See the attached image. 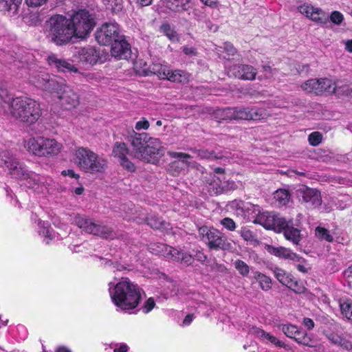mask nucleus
<instances>
[{"instance_id":"79ce46f5","label":"nucleus","mask_w":352,"mask_h":352,"mask_svg":"<svg viewBox=\"0 0 352 352\" xmlns=\"http://www.w3.org/2000/svg\"><path fill=\"white\" fill-rule=\"evenodd\" d=\"M168 155L172 158H177L179 159L178 162H175L174 164L177 166L181 165H187L188 166V160L190 158V156L188 154L180 153V152H173L168 151Z\"/></svg>"},{"instance_id":"4be33fe9","label":"nucleus","mask_w":352,"mask_h":352,"mask_svg":"<svg viewBox=\"0 0 352 352\" xmlns=\"http://www.w3.org/2000/svg\"><path fill=\"white\" fill-rule=\"evenodd\" d=\"M270 114L263 108H235L234 120H260L267 118Z\"/></svg>"},{"instance_id":"de8ad7c7","label":"nucleus","mask_w":352,"mask_h":352,"mask_svg":"<svg viewBox=\"0 0 352 352\" xmlns=\"http://www.w3.org/2000/svg\"><path fill=\"white\" fill-rule=\"evenodd\" d=\"M146 221L148 225L155 229H164L166 228L165 226L166 223L161 221L160 219L157 217H148Z\"/></svg>"},{"instance_id":"58836bf2","label":"nucleus","mask_w":352,"mask_h":352,"mask_svg":"<svg viewBox=\"0 0 352 352\" xmlns=\"http://www.w3.org/2000/svg\"><path fill=\"white\" fill-rule=\"evenodd\" d=\"M151 72L156 74L160 78L164 79L167 78V73L169 67L166 65L162 64L161 62L153 63L150 67Z\"/></svg>"},{"instance_id":"e433bc0d","label":"nucleus","mask_w":352,"mask_h":352,"mask_svg":"<svg viewBox=\"0 0 352 352\" xmlns=\"http://www.w3.org/2000/svg\"><path fill=\"white\" fill-rule=\"evenodd\" d=\"M319 79H310L303 82L300 87L302 91L309 94H320Z\"/></svg>"},{"instance_id":"4c0bfd02","label":"nucleus","mask_w":352,"mask_h":352,"mask_svg":"<svg viewBox=\"0 0 352 352\" xmlns=\"http://www.w3.org/2000/svg\"><path fill=\"white\" fill-rule=\"evenodd\" d=\"M339 306L342 314L352 321V300L349 298H342L339 300Z\"/></svg>"},{"instance_id":"6e6d98bb","label":"nucleus","mask_w":352,"mask_h":352,"mask_svg":"<svg viewBox=\"0 0 352 352\" xmlns=\"http://www.w3.org/2000/svg\"><path fill=\"white\" fill-rule=\"evenodd\" d=\"M241 237L247 241H253L255 240L253 232L247 228H243L240 232Z\"/></svg>"},{"instance_id":"473e14b6","label":"nucleus","mask_w":352,"mask_h":352,"mask_svg":"<svg viewBox=\"0 0 352 352\" xmlns=\"http://www.w3.org/2000/svg\"><path fill=\"white\" fill-rule=\"evenodd\" d=\"M166 74L167 78H164V79H167L174 82L186 83L190 78V74L182 70L172 71L169 69V71Z\"/></svg>"},{"instance_id":"dca6fc26","label":"nucleus","mask_w":352,"mask_h":352,"mask_svg":"<svg viewBox=\"0 0 352 352\" xmlns=\"http://www.w3.org/2000/svg\"><path fill=\"white\" fill-rule=\"evenodd\" d=\"M296 195L300 201L305 203L307 207L318 208L322 204L320 192L305 185H300L296 190Z\"/></svg>"},{"instance_id":"69168bd1","label":"nucleus","mask_w":352,"mask_h":352,"mask_svg":"<svg viewBox=\"0 0 352 352\" xmlns=\"http://www.w3.org/2000/svg\"><path fill=\"white\" fill-rule=\"evenodd\" d=\"M344 278L348 283L352 287V265L344 271Z\"/></svg>"},{"instance_id":"c03bdc74","label":"nucleus","mask_w":352,"mask_h":352,"mask_svg":"<svg viewBox=\"0 0 352 352\" xmlns=\"http://www.w3.org/2000/svg\"><path fill=\"white\" fill-rule=\"evenodd\" d=\"M234 267L243 276H247L250 273V267L243 261L238 259L234 263Z\"/></svg>"},{"instance_id":"bb28decb","label":"nucleus","mask_w":352,"mask_h":352,"mask_svg":"<svg viewBox=\"0 0 352 352\" xmlns=\"http://www.w3.org/2000/svg\"><path fill=\"white\" fill-rule=\"evenodd\" d=\"M38 233L43 238V241L46 244H50L52 241H56L65 237L68 232L65 231L64 233H55L50 228L48 222L38 220Z\"/></svg>"},{"instance_id":"4d7b16f0","label":"nucleus","mask_w":352,"mask_h":352,"mask_svg":"<svg viewBox=\"0 0 352 352\" xmlns=\"http://www.w3.org/2000/svg\"><path fill=\"white\" fill-rule=\"evenodd\" d=\"M198 156L201 159H216L219 157L216 156L213 152H210L207 150H199L198 151Z\"/></svg>"},{"instance_id":"0e129e2a","label":"nucleus","mask_w":352,"mask_h":352,"mask_svg":"<svg viewBox=\"0 0 352 352\" xmlns=\"http://www.w3.org/2000/svg\"><path fill=\"white\" fill-rule=\"evenodd\" d=\"M342 349L346 350H351L352 349V342L346 338L342 337V341L340 345Z\"/></svg>"},{"instance_id":"49530a36","label":"nucleus","mask_w":352,"mask_h":352,"mask_svg":"<svg viewBox=\"0 0 352 352\" xmlns=\"http://www.w3.org/2000/svg\"><path fill=\"white\" fill-rule=\"evenodd\" d=\"M104 5L113 12H118L122 9V0H100Z\"/></svg>"},{"instance_id":"7ed1b4c3","label":"nucleus","mask_w":352,"mask_h":352,"mask_svg":"<svg viewBox=\"0 0 352 352\" xmlns=\"http://www.w3.org/2000/svg\"><path fill=\"white\" fill-rule=\"evenodd\" d=\"M131 143L133 156L151 164L157 162V155L163 148L160 139L151 137L146 133H134Z\"/></svg>"},{"instance_id":"a878e982","label":"nucleus","mask_w":352,"mask_h":352,"mask_svg":"<svg viewBox=\"0 0 352 352\" xmlns=\"http://www.w3.org/2000/svg\"><path fill=\"white\" fill-rule=\"evenodd\" d=\"M248 333L254 336L261 342L266 344H272V345L279 348H285L286 346L285 344L283 341L280 340L277 337L257 327H250L248 330Z\"/></svg>"},{"instance_id":"5fc2aeb1","label":"nucleus","mask_w":352,"mask_h":352,"mask_svg":"<svg viewBox=\"0 0 352 352\" xmlns=\"http://www.w3.org/2000/svg\"><path fill=\"white\" fill-rule=\"evenodd\" d=\"M155 306V302L153 298H148L143 304L140 310L144 314H148L151 311Z\"/></svg>"},{"instance_id":"c756f323","label":"nucleus","mask_w":352,"mask_h":352,"mask_svg":"<svg viewBox=\"0 0 352 352\" xmlns=\"http://www.w3.org/2000/svg\"><path fill=\"white\" fill-rule=\"evenodd\" d=\"M48 64L63 72H77V68L65 59L58 58L56 54H51L47 57Z\"/></svg>"},{"instance_id":"09e8293b","label":"nucleus","mask_w":352,"mask_h":352,"mask_svg":"<svg viewBox=\"0 0 352 352\" xmlns=\"http://www.w3.org/2000/svg\"><path fill=\"white\" fill-rule=\"evenodd\" d=\"M352 93V87L349 85H340L338 82L336 94L338 96H349Z\"/></svg>"},{"instance_id":"7c9ffc66","label":"nucleus","mask_w":352,"mask_h":352,"mask_svg":"<svg viewBox=\"0 0 352 352\" xmlns=\"http://www.w3.org/2000/svg\"><path fill=\"white\" fill-rule=\"evenodd\" d=\"M266 250L270 254L280 258L299 261V256L296 253L283 246L275 247L268 245L266 246Z\"/></svg>"},{"instance_id":"e2e57ef3","label":"nucleus","mask_w":352,"mask_h":352,"mask_svg":"<svg viewBox=\"0 0 352 352\" xmlns=\"http://www.w3.org/2000/svg\"><path fill=\"white\" fill-rule=\"evenodd\" d=\"M26 4L30 7H38L45 4L48 0H25Z\"/></svg>"},{"instance_id":"3c124183","label":"nucleus","mask_w":352,"mask_h":352,"mask_svg":"<svg viewBox=\"0 0 352 352\" xmlns=\"http://www.w3.org/2000/svg\"><path fill=\"white\" fill-rule=\"evenodd\" d=\"M335 25H340L343 22L344 18V15L339 11H333L329 16V20Z\"/></svg>"},{"instance_id":"c85d7f7f","label":"nucleus","mask_w":352,"mask_h":352,"mask_svg":"<svg viewBox=\"0 0 352 352\" xmlns=\"http://www.w3.org/2000/svg\"><path fill=\"white\" fill-rule=\"evenodd\" d=\"M129 150L125 143L116 142L113 148V155L117 157L121 164L124 168L129 171H134L135 166L126 157Z\"/></svg>"},{"instance_id":"4468645a","label":"nucleus","mask_w":352,"mask_h":352,"mask_svg":"<svg viewBox=\"0 0 352 352\" xmlns=\"http://www.w3.org/2000/svg\"><path fill=\"white\" fill-rule=\"evenodd\" d=\"M153 246L154 247L151 248V249L154 254H162L168 259H172L186 265H188L192 263V256L184 251L178 250L164 243H158Z\"/></svg>"},{"instance_id":"603ef678","label":"nucleus","mask_w":352,"mask_h":352,"mask_svg":"<svg viewBox=\"0 0 352 352\" xmlns=\"http://www.w3.org/2000/svg\"><path fill=\"white\" fill-rule=\"evenodd\" d=\"M322 140V135L320 132L311 133L308 138L309 142L312 146H318Z\"/></svg>"},{"instance_id":"b1692460","label":"nucleus","mask_w":352,"mask_h":352,"mask_svg":"<svg viewBox=\"0 0 352 352\" xmlns=\"http://www.w3.org/2000/svg\"><path fill=\"white\" fill-rule=\"evenodd\" d=\"M279 327L287 337L294 338L299 344L313 346L310 337L306 333L300 330L297 326L285 324H280Z\"/></svg>"},{"instance_id":"72a5a7b5","label":"nucleus","mask_w":352,"mask_h":352,"mask_svg":"<svg viewBox=\"0 0 352 352\" xmlns=\"http://www.w3.org/2000/svg\"><path fill=\"white\" fill-rule=\"evenodd\" d=\"M252 278L258 283L262 290L268 291L272 288V280L265 274L258 271L252 272Z\"/></svg>"},{"instance_id":"9d476101","label":"nucleus","mask_w":352,"mask_h":352,"mask_svg":"<svg viewBox=\"0 0 352 352\" xmlns=\"http://www.w3.org/2000/svg\"><path fill=\"white\" fill-rule=\"evenodd\" d=\"M58 88L52 90L51 94L57 98L61 107L66 110L76 108L79 104L78 95L64 80L58 79Z\"/></svg>"},{"instance_id":"f8f14e48","label":"nucleus","mask_w":352,"mask_h":352,"mask_svg":"<svg viewBox=\"0 0 352 352\" xmlns=\"http://www.w3.org/2000/svg\"><path fill=\"white\" fill-rule=\"evenodd\" d=\"M214 175H211L207 181L208 190L213 194L218 195L225 190H234L236 185L234 182H230L226 179L224 170L221 168H217L214 170Z\"/></svg>"},{"instance_id":"a211bd4d","label":"nucleus","mask_w":352,"mask_h":352,"mask_svg":"<svg viewBox=\"0 0 352 352\" xmlns=\"http://www.w3.org/2000/svg\"><path fill=\"white\" fill-rule=\"evenodd\" d=\"M298 12L312 21L325 25L329 21V15L323 10L310 3H305L298 6Z\"/></svg>"},{"instance_id":"f3484780","label":"nucleus","mask_w":352,"mask_h":352,"mask_svg":"<svg viewBox=\"0 0 352 352\" xmlns=\"http://www.w3.org/2000/svg\"><path fill=\"white\" fill-rule=\"evenodd\" d=\"M119 32V25L116 23H106L97 30L96 40L100 45H109L120 35Z\"/></svg>"},{"instance_id":"864d4df0","label":"nucleus","mask_w":352,"mask_h":352,"mask_svg":"<svg viewBox=\"0 0 352 352\" xmlns=\"http://www.w3.org/2000/svg\"><path fill=\"white\" fill-rule=\"evenodd\" d=\"M221 225L229 231L235 230L236 226L234 220L229 217H225L220 221Z\"/></svg>"},{"instance_id":"1a4fd4ad","label":"nucleus","mask_w":352,"mask_h":352,"mask_svg":"<svg viewBox=\"0 0 352 352\" xmlns=\"http://www.w3.org/2000/svg\"><path fill=\"white\" fill-rule=\"evenodd\" d=\"M71 23V29L73 37L79 38H86L95 26L94 19L88 11L80 10L75 12L69 19Z\"/></svg>"},{"instance_id":"393cba45","label":"nucleus","mask_w":352,"mask_h":352,"mask_svg":"<svg viewBox=\"0 0 352 352\" xmlns=\"http://www.w3.org/2000/svg\"><path fill=\"white\" fill-rule=\"evenodd\" d=\"M190 2V0H160L157 9L160 13H180L188 10Z\"/></svg>"},{"instance_id":"5701e85b","label":"nucleus","mask_w":352,"mask_h":352,"mask_svg":"<svg viewBox=\"0 0 352 352\" xmlns=\"http://www.w3.org/2000/svg\"><path fill=\"white\" fill-rule=\"evenodd\" d=\"M273 273L276 278L281 284L292 289L296 293L300 294L304 292L305 287L291 274L279 267H275L273 270Z\"/></svg>"},{"instance_id":"ea45409f","label":"nucleus","mask_w":352,"mask_h":352,"mask_svg":"<svg viewBox=\"0 0 352 352\" xmlns=\"http://www.w3.org/2000/svg\"><path fill=\"white\" fill-rule=\"evenodd\" d=\"M235 108H226L218 109L215 112V118L218 120H234Z\"/></svg>"},{"instance_id":"a18cd8bd","label":"nucleus","mask_w":352,"mask_h":352,"mask_svg":"<svg viewBox=\"0 0 352 352\" xmlns=\"http://www.w3.org/2000/svg\"><path fill=\"white\" fill-rule=\"evenodd\" d=\"M316 236L319 239L328 242H332L333 240V237L330 234L329 231L320 226L316 228Z\"/></svg>"},{"instance_id":"37998d69","label":"nucleus","mask_w":352,"mask_h":352,"mask_svg":"<svg viewBox=\"0 0 352 352\" xmlns=\"http://www.w3.org/2000/svg\"><path fill=\"white\" fill-rule=\"evenodd\" d=\"M160 31L164 34L170 41L178 40L176 32L168 23H164L160 27Z\"/></svg>"},{"instance_id":"f257e3e1","label":"nucleus","mask_w":352,"mask_h":352,"mask_svg":"<svg viewBox=\"0 0 352 352\" xmlns=\"http://www.w3.org/2000/svg\"><path fill=\"white\" fill-rule=\"evenodd\" d=\"M3 165L7 166L12 177L20 180L23 185L36 195L46 197L56 190V184L52 177L30 170L8 151H0V166Z\"/></svg>"},{"instance_id":"2eb2a0df","label":"nucleus","mask_w":352,"mask_h":352,"mask_svg":"<svg viewBox=\"0 0 352 352\" xmlns=\"http://www.w3.org/2000/svg\"><path fill=\"white\" fill-rule=\"evenodd\" d=\"M29 82L39 89L51 94L58 88V79L45 72H33L28 78Z\"/></svg>"},{"instance_id":"aec40b11","label":"nucleus","mask_w":352,"mask_h":352,"mask_svg":"<svg viewBox=\"0 0 352 352\" xmlns=\"http://www.w3.org/2000/svg\"><path fill=\"white\" fill-rule=\"evenodd\" d=\"M75 56L82 64L94 65L102 58V54L100 48L87 46L80 48L75 54Z\"/></svg>"},{"instance_id":"6ab92c4d","label":"nucleus","mask_w":352,"mask_h":352,"mask_svg":"<svg viewBox=\"0 0 352 352\" xmlns=\"http://www.w3.org/2000/svg\"><path fill=\"white\" fill-rule=\"evenodd\" d=\"M292 221H286L278 214L266 211L264 217L260 218L259 221L260 224L267 229L274 230L276 232H283Z\"/></svg>"},{"instance_id":"9b49d317","label":"nucleus","mask_w":352,"mask_h":352,"mask_svg":"<svg viewBox=\"0 0 352 352\" xmlns=\"http://www.w3.org/2000/svg\"><path fill=\"white\" fill-rule=\"evenodd\" d=\"M74 221L78 227L85 232L104 239H113L115 237L116 234L113 233L111 228L101 224H98L84 216L76 214Z\"/></svg>"},{"instance_id":"f03ea898","label":"nucleus","mask_w":352,"mask_h":352,"mask_svg":"<svg viewBox=\"0 0 352 352\" xmlns=\"http://www.w3.org/2000/svg\"><path fill=\"white\" fill-rule=\"evenodd\" d=\"M109 293L118 309L131 312L139 305L142 295L140 287L127 278L109 283Z\"/></svg>"},{"instance_id":"412c9836","label":"nucleus","mask_w":352,"mask_h":352,"mask_svg":"<svg viewBox=\"0 0 352 352\" xmlns=\"http://www.w3.org/2000/svg\"><path fill=\"white\" fill-rule=\"evenodd\" d=\"M225 67L229 76H233L245 80H254L257 74L256 69L249 65H239L230 67L228 63H226Z\"/></svg>"},{"instance_id":"c9c22d12","label":"nucleus","mask_w":352,"mask_h":352,"mask_svg":"<svg viewBox=\"0 0 352 352\" xmlns=\"http://www.w3.org/2000/svg\"><path fill=\"white\" fill-rule=\"evenodd\" d=\"M320 94L324 92L329 94L336 93L338 82H336L331 78H319Z\"/></svg>"},{"instance_id":"f704fd0d","label":"nucleus","mask_w":352,"mask_h":352,"mask_svg":"<svg viewBox=\"0 0 352 352\" xmlns=\"http://www.w3.org/2000/svg\"><path fill=\"white\" fill-rule=\"evenodd\" d=\"M274 204L278 207L285 206L290 200V194L287 190L278 189L274 194Z\"/></svg>"},{"instance_id":"0eeeda50","label":"nucleus","mask_w":352,"mask_h":352,"mask_svg":"<svg viewBox=\"0 0 352 352\" xmlns=\"http://www.w3.org/2000/svg\"><path fill=\"white\" fill-rule=\"evenodd\" d=\"M10 114L21 121L31 124L40 118L39 104L34 100L27 97L13 99L9 105Z\"/></svg>"},{"instance_id":"39448f33","label":"nucleus","mask_w":352,"mask_h":352,"mask_svg":"<svg viewBox=\"0 0 352 352\" xmlns=\"http://www.w3.org/2000/svg\"><path fill=\"white\" fill-rule=\"evenodd\" d=\"M45 33L46 37L57 45H65L73 38L70 21L61 14H55L47 21Z\"/></svg>"},{"instance_id":"2f4dec72","label":"nucleus","mask_w":352,"mask_h":352,"mask_svg":"<svg viewBox=\"0 0 352 352\" xmlns=\"http://www.w3.org/2000/svg\"><path fill=\"white\" fill-rule=\"evenodd\" d=\"M283 235L287 240L291 241L294 245H298L302 239L300 230L294 227L293 221L283 231Z\"/></svg>"},{"instance_id":"cd10ccee","label":"nucleus","mask_w":352,"mask_h":352,"mask_svg":"<svg viewBox=\"0 0 352 352\" xmlns=\"http://www.w3.org/2000/svg\"><path fill=\"white\" fill-rule=\"evenodd\" d=\"M111 54L118 59H126L129 57L131 48L122 35H120L112 43Z\"/></svg>"},{"instance_id":"338daca9","label":"nucleus","mask_w":352,"mask_h":352,"mask_svg":"<svg viewBox=\"0 0 352 352\" xmlns=\"http://www.w3.org/2000/svg\"><path fill=\"white\" fill-rule=\"evenodd\" d=\"M329 339L332 343L339 346L340 342L342 341V336L337 334H331L329 336Z\"/></svg>"},{"instance_id":"8fccbe9b","label":"nucleus","mask_w":352,"mask_h":352,"mask_svg":"<svg viewBox=\"0 0 352 352\" xmlns=\"http://www.w3.org/2000/svg\"><path fill=\"white\" fill-rule=\"evenodd\" d=\"M217 52H226L227 55L232 56L236 53V49L234 47V46L230 43H224L223 46L219 47L218 48H216Z\"/></svg>"},{"instance_id":"423d86ee","label":"nucleus","mask_w":352,"mask_h":352,"mask_svg":"<svg viewBox=\"0 0 352 352\" xmlns=\"http://www.w3.org/2000/svg\"><path fill=\"white\" fill-rule=\"evenodd\" d=\"M72 160L80 170L91 174L102 173L107 166L106 159L87 147H76L73 152Z\"/></svg>"},{"instance_id":"20e7f679","label":"nucleus","mask_w":352,"mask_h":352,"mask_svg":"<svg viewBox=\"0 0 352 352\" xmlns=\"http://www.w3.org/2000/svg\"><path fill=\"white\" fill-rule=\"evenodd\" d=\"M23 146L30 155L45 158L57 157L64 148L63 144L56 139L44 135L25 138Z\"/></svg>"},{"instance_id":"6e6552de","label":"nucleus","mask_w":352,"mask_h":352,"mask_svg":"<svg viewBox=\"0 0 352 352\" xmlns=\"http://www.w3.org/2000/svg\"><path fill=\"white\" fill-rule=\"evenodd\" d=\"M201 240L208 248L213 250L232 251L234 248L232 243L219 230L213 227L202 226L198 230Z\"/></svg>"},{"instance_id":"13d9d810","label":"nucleus","mask_w":352,"mask_h":352,"mask_svg":"<svg viewBox=\"0 0 352 352\" xmlns=\"http://www.w3.org/2000/svg\"><path fill=\"white\" fill-rule=\"evenodd\" d=\"M149 126V122L145 118H142L141 120L136 122L135 129L137 131L147 130Z\"/></svg>"},{"instance_id":"680f3d73","label":"nucleus","mask_w":352,"mask_h":352,"mask_svg":"<svg viewBox=\"0 0 352 352\" xmlns=\"http://www.w3.org/2000/svg\"><path fill=\"white\" fill-rule=\"evenodd\" d=\"M263 72L264 73L263 76H259L258 78L261 80L263 78H270L274 75V70L270 67L267 65H264L263 67Z\"/></svg>"},{"instance_id":"ddd939ff","label":"nucleus","mask_w":352,"mask_h":352,"mask_svg":"<svg viewBox=\"0 0 352 352\" xmlns=\"http://www.w3.org/2000/svg\"><path fill=\"white\" fill-rule=\"evenodd\" d=\"M232 206L236 208V214L241 215L244 219L260 224V218L264 217L266 211H263L259 206L241 201H234Z\"/></svg>"},{"instance_id":"a19ab883","label":"nucleus","mask_w":352,"mask_h":352,"mask_svg":"<svg viewBox=\"0 0 352 352\" xmlns=\"http://www.w3.org/2000/svg\"><path fill=\"white\" fill-rule=\"evenodd\" d=\"M21 3V0H0V8L4 10L14 13Z\"/></svg>"},{"instance_id":"bf43d9fd","label":"nucleus","mask_w":352,"mask_h":352,"mask_svg":"<svg viewBox=\"0 0 352 352\" xmlns=\"http://www.w3.org/2000/svg\"><path fill=\"white\" fill-rule=\"evenodd\" d=\"M111 348L113 349V352H128L129 351V346L125 343L113 344Z\"/></svg>"},{"instance_id":"774afa93","label":"nucleus","mask_w":352,"mask_h":352,"mask_svg":"<svg viewBox=\"0 0 352 352\" xmlns=\"http://www.w3.org/2000/svg\"><path fill=\"white\" fill-rule=\"evenodd\" d=\"M342 43L344 45L345 50L349 52L352 53V39H348L346 41H343Z\"/></svg>"},{"instance_id":"052dcab7","label":"nucleus","mask_w":352,"mask_h":352,"mask_svg":"<svg viewBox=\"0 0 352 352\" xmlns=\"http://www.w3.org/2000/svg\"><path fill=\"white\" fill-rule=\"evenodd\" d=\"M296 261L298 262L296 267L299 272L302 273H307L308 272L309 267L305 261H301V258L299 257V261Z\"/></svg>"}]
</instances>
